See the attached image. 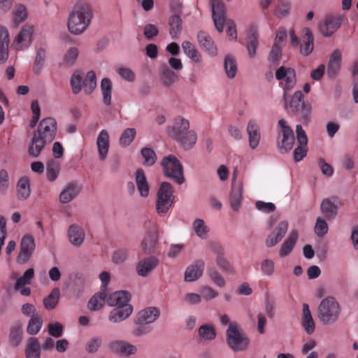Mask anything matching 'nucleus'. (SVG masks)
Masks as SVG:
<instances>
[{"mask_svg":"<svg viewBox=\"0 0 358 358\" xmlns=\"http://www.w3.org/2000/svg\"><path fill=\"white\" fill-rule=\"evenodd\" d=\"M57 133V122L52 117L42 120L37 131L34 133L28 152L31 156L38 157L47 143H50Z\"/></svg>","mask_w":358,"mask_h":358,"instance_id":"obj_1","label":"nucleus"},{"mask_svg":"<svg viewBox=\"0 0 358 358\" xmlns=\"http://www.w3.org/2000/svg\"><path fill=\"white\" fill-rule=\"evenodd\" d=\"M92 7L88 3H80L73 7L67 20L69 31L73 35H80L91 24L93 18Z\"/></svg>","mask_w":358,"mask_h":358,"instance_id":"obj_2","label":"nucleus"},{"mask_svg":"<svg viewBox=\"0 0 358 358\" xmlns=\"http://www.w3.org/2000/svg\"><path fill=\"white\" fill-rule=\"evenodd\" d=\"M189 121L178 116L173 120V124L167 129L168 134L180 143L185 149H190L196 142L197 136L194 131L189 130Z\"/></svg>","mask_w":358,"mask_h":358,"instance_id":"obj_3","label":"nucleus"},{"mask_svg":"<svg viewBox=\"0 0 358 358\" xmlns=\"http://www.w3.org/2000/svg\"><path fill=\"white\" fill-rule=\"evenodd\" d=\"M70 84L72 92L74 94H79L82 89L85 94H91L96 87V77L95 72L90 71L87 73L83 81V73L80 71H76L71 76Z\"/></svg>","mask_w":358,"mask_h":358,"instance_id":"obj_4","label":"nucleus"},{"mask_svg":"<svg viewBox=\"0 0 358 358\" xmlns=\"http://www.w3.org/2000/svg\"><path fill=\"white\" fill-rule=\"evenodd\" d=\"M226 340L229 347L234 352L245 351L250 344V339L236 322L229 323L226 331Z\"/></svg>","mask_w":358,"mask_h":358,"instance_id":"obj_5","label":"nucleus"},{"mask_svg":"<svg viewBox=\"0 0 358 358\" xmlns=\"http://www.w3.org/2000/svg\"><path fill=\"white\" fill-rule=\"evenodd\" d=\"M340 313V306L334 297L324 299L317 308V317L324 324L334 323Z\"/></svg>","mask_w":358,"mask_h":358,"instance_id":"obj_6","label":"nucleus"},{"mask_svg":"<svg viewBox=\"0 0 358 358\" xmlns=\"http://www.w3.org/2000/svg\"><path fill=\"white\" fill-rule=\"evenodd\" d=\"M172 185L167 182L160 185L157 193L156 210L159 216H164L172 207L175 196Z\"/></svg>","mask_w":358,"mask_h":358,"instance_id":"obj_7","label":"nucleus"},{"mask_svg":"<svg viewBox=\"0 0 358 358\" xmlns=\"http://www.w3.org/2000/svg\"><path fill=\"white\" fill-rule=\"evenodd\" d=\"M160 164L165 176L173 180L179 185L185 182L183 167L176 156L173 155L166 156L162 158Z\"/></svg>","mask_w":358,"mask_h":358,"instance_id":"obj_8","label":"nucleus"},{"mask_svg":"<svg viewBox=\"0 0 358 358\" xmlns=\"http://www.w3.org/2000/svg\"><path fill=\"white\" fill-rule=\"evenodd\" d=\"M278 127L277 147L280 152L286 153L292 149L294 144V132L283 119L278 121Z\"/></svg>","mask_w":358,"mask_h":358,"instance_id":"obj_9","label":"nucleus"},{"mask_svg":"<svg viewBox=\"0 0 358 358\" xmlns=\"http://www.w3.org/2000/svg\"><path fill=\"white\" fill-rule=\"evenodd\" d=\"M108 348L112 352L122 356L129 357L137 352L136 346L123 340H113L108 343Z\"/></svg>","mask_w":358,"mask_h":358,"instance_id":"obj_10","label":"nucleus"},{"mask_svg":"<svg viewBox=\"0 0 358 358\" xmlns=\"http://www.w3.org/2000/svg\"><path fill=\"white\" fill-rule=\"evenodd\" d=\"M32 34L33 27L29 25L24 26L13 41L14 48L17 50L27 49L31 44Z\"/></svg>","mask_w":358,"mask_h":358,"instance_id":"obj_11","label":"nucleus"},{"mask_svg":"<svg viewBox=\"0 0 358 358\" xmlns=\"http://www.w3.org/2000/svg\"><path fill=\"white\" fill-rule=\"evenodd\" d=\"M343 17L342 15H328L323 22L319 25L320 32L324 36L333 34L341 25Z\"/></svg>","mask_w":358,"mask_h":358,"instance_id":"obj_12","label":"nucleus"},{"mask_svg":"<svg viewBox=\"0 0 358 358\" xmlns=\"http://www.w3.org/2000/svg\"><path fill=\"white\" fill-rule=\"evenodd\" d=\"M35 249L34 238L32 236L25 235L21 241L20 251L17 256V262L24 264L30 259Z\"/></svg>","mask_w":358,"mask_h":358,"instance_id":"obj_13","label":"nucleus"},{"mask_svg":"<svg viewBox=\"0 0 358 358\" xmlns=\"http://www.w3.org/2000/svg\"><path fill=\"white\" fill-rule=\"evenodd\" d=\"M211 6L213 11V19L215 28L219 32L223 31L225 20V6L223 3L219 0H211Z\"/></svg>","mask_w":358,"mask_h":358,"instance_id":"obj_14","label":"nucleus"},{"mask_svg":"<svg viewBox=\"0 0 358 358\" xmlns=\"http://www.w3.org/2000/svg\"><path fill=\"white\" fill-rule=\"evenodd\" d=\"M82 189L81 185L76 181H71L66 185L60 192L59 199L62 204H66L74 200Z\"/></svg>","mask_w":358,"mask_h":358,"instance_id":"obj_15","label":"nucleus"},{"mask_svg":"<svg viewBox=\"0 0 358 358\" xmlns=\"http://www.w3.org/2000/svg\"><path fill=\"white\" fill-rule=\"evenodd\" d=\"M296 133L299 145L294 151V158L296 162H299L306 155L308 138L302 126L300 124L296 125Z\"/></svg>","mask_w":358,"mask_h":358,"instance_id":"obj_16","label":"nucleus"},{"mask_svg":"<svg viewBox=\"0 0 358 358\" xmlns=\"http://www.w3.org/2000/svg\"><path fill=\"white\" fill-rule=\"evenodd\" d=\"M212 250L216 255L215 262L220 269L230 274L234 273V268L224 257L223 247L220 244L215 243L212 245Z\"/></svg>","mask_w":358,"mask_h":358,"instance_id":"obj_17","label":"nucleus"},{"mask_svg":"<svg viewBox=\"0 0 358 358\" xmlns=\"http://www.w3.org/2000/svg\"><path fill=\"white\" fill-rule=\"evenodd\" d=\"M159 264V260L155 257L143 258L136 264V271L141 277L148 276Z\"/></svg>","mask_w":358,"mask_h":358,"instance_id":"obj_18","label":"nucleus"},{"mask_svg":"<svg viewBox=\"0 0 358 358\" xmlns=\"http://www.w3.org/2000/svg\"><path fill=\"white\" fill-rule=\"evenodd\" d=\"M67 237L73 246L80 247L85 241V233L80 225L72 224L68 228Z\"/></svg>","mask_w":358,"mask_h":358,"instance_id":"obj_19","label":"nucleus"},{"mask_svg":"<svg viewBox=\"0 0 358 358\" xmlns=\"http://www.w3.org/2000/svg\"><path fill=\"white\" fill-rule=\"evenodd\" d=\"M205 268V262L199 259L190 264L185 272V281L194 282L199 279L203 275Z\"/></svg>","mask_w":358,"mask_h":358,"instance_id":"obj_20","label":"nucleus"},{"mask_svg":"<svg viewBox=\"0 0 358 358\" xmlns=\"http://www.w3.org/2000/svg\"><path fill=\"white\" fill-rule=\"evenodd\" d=\"M277 80L285 82L284 88L289 90L292 88L296 83L295 71L293 69L281 66L275 72Z\"/></svg>","mask_w":358,"mask_h":358,"instance_id":"obj_21","label":"nucleus"},{"mask_svg":"<svg viewBox=\"0 0 358 358\" xmlns=\"http://www.w3.org/2000/svg\"><path fill=\"white\" fill-rule=\"evenodd\" d=\"M130 300V294L127 291H117L111 294L108 293L106 303L109 306L119 307L129 303Z\"/></svg>","mask_w":358,"mask_h":358,"instance_id":"obj_22","label":"nucleus"},{"mask_svg":"<svg viewBox=\"0 0 358 358\" xmlns=\"http://www.w3.org/2000/svg\"><path fill=\"white\" fill-rule=\"evenodd\" d=\"M159 316V310L155 307H149L141 310L137 314L136 323L148 324L154 322Z\"/></svg>","mask_w":358,"mask_h":358,"instance_id":"obj_23","label":"nucleus"},{"mask_svg":"<svg viewBox=\"0 0 358 358\" xmlns=\"http://www.w3.org/2000/svg\"><path fill=\"white\" fill-rule=\"evenodd\" d=\"M157 243V229L155 225H152L142 241L143 250L147 254L152 253L155 250Z\"/></svg>","mask_w":358,"mask_h":358,"instance_id":"obj_24","label":"nucleus"},{"mask_svg":"<svg viewBox=\"0 0 358 358\" xmlns=\"http://www.w3.org/2000/svg\"><path fill=\"white\" fill-rule=\"evenodd\" d=\"M133 312L131 305L115 307L108 315V320L113 323H119L128 318Z\"/></svg>","mask_w":358,"mask_h":358,"instance_id":"obj_25","label":"nucleus"},{"mask_svg":"<svg viewBox=\"0 0 358 358\" xmlns=\"http://www.w3.org/2000/svg\"><path fill=\"white\" fill-rule=\"evenodd\" d=\"M96 145L99 159L104 160L108 155L110 146V136L107 130L102 129L99 132L96 139Z\"/></svg>","mask_w":358,"mask_h":358,"instance_id":"obj_26","label":"nucleus"},{"mask_svg":"<svg viewBox=\"0 0 358 358\" xmlns=\"http://www.w3.org/2000/svg\"><path fill=\"white\" fill-rule=\"evenodd\" d=\"M197 41L200 47L210 56L217 54V49L211 37L206 32L201 31L197 34Z\"/></svg>","mask_w":358,"mask_h":358,"instance_id":"obj_27","label":"nucleus"},{"mask_svg":"<svg viewBox=\"0 0 358 358\" xmlns=\"http://www.w3.org/2000/svg\"><path fill=\"white\" fill-rule=\"evenodd\" d=\"M247 133L249 137L250 148L254 150L258 146L261 139L260 128L255 120H249L247 125Z\"/></svg>","mask_w":358,"mask_h":358,"instance_id":"obj_28","label":"nucleus"},{"mask_svg":"<svg viewBox=\"0 0 358 358\" xmlns=\"http://www.w3.org/2000/svg\"><path fill=\"white\" fill-rule=\"evenodd\" d=\"M9 43L10 36L8 29L0 26V64L5 63L8 58Z\"/></svg>","mask_w":358,"mask_h":358,"instance_id":"obj_29","label":"nucleus"},{"mask_svg":"<svg viewBox=\"0 0 358 358\" xmlns=\"http://www.w3.org/2000/svg\"><path fill=\"white\" fill-rule=\"evenodd\" d=\"M243 183L238 182V184L231 185V192L229 196L230 206L234 211H238L241 206L243 200Z\"/></svg>","mask_w":358,"mask_h":358,"instance_id":"obj_30","label":"nucleus"},{"mask_svg":"<svg viewBox=\"0 0 358 358\" xmlns=\"http://www.w3.org/2000/svg\"><path fill=\"white\" fill-rule=\"evenodd\" d=\"M298 236L299 234L296 230H292L290 231L289 236L284 241L279 250V255L281 257H285L291 253L296 243Z\"/></svg>","mask_w":358,"mask_h":358,"instance_id":"obj_31","label":"nucleus"},{"mask_svg":"<svg viewBox=\"0 0 358 358\" xmlns=\"http://www.w3.org/2000/svg\"><path fill=\"white\" fill-rule=\"evenodd\" d=\"M301 324L308 335L312 334L315 330V324L307 303L303 304Z\"/></svg>","mask_w":358,"mask_h":358,"instance_id":"obj_32","label":"nucleus"},{"mask_svg":"<svg viewBox=\"0 0 358 358\" xmlns=\"http://www.w3.org/2000/svg\"><path fill=\"white\" fill-rule=\"evenodd\" d=\"M304 35L300 45V53L303 56L309 55L314 48V38L310 30L308 28L303 29Z\"/></svg>","mask_w":358,"mask_h":358,"instance_id":"obj_33","label":"nucleus"},{"mask_svg":"<svg viewBox=\"0 0 358 358\" xmlns=\"http://www.w3.org/2000/svg\"><path fill=\"white\" fill-rule=\"evenodd\" d=\"M192 229L199 238L205 240L208 237L210 227L206 221L201 218H196L192 223Z\"/></svg>","mask_w":358,"mask_h":358,"instance_id":"obj_34","label":"nucleus"},{"mask_svg":"<svg viewBox=\"0 0 358 358\" xmlns=\"http://www.w3.org/2000/svg\"><path fill=\"white\" fill-rule=\"evenodd\" d=\"M135 180L138 191L143 197H147L149 194V185L143 169H139L136 171Z\"/></svg>","mask_w":358,"mask_h":358,"instance_id":"obj_35","label":"nucleus"},{"mask_svg":"<svg viewBox=\"0 0 358 358\" xmlns=\"http://www.w3.org/2000/svg\"><path fill=\"white\" fill-rule=\"evenodd\" d=\"M26 358H41V345L36 338L27 339L25 348Z\"/></svg>","mask_w":358,"mask_h":358,"instance_id":"obj_36","label":"nucleus"},{"mask_svg":"<svg viewBox=\"0 0 358 358\" xmlns=\"http://www.w3.org/2000/svg\"><path fill=\"white\" fill-rule=\"evenodd\" d=\"M341 53L338 50H335L331 54L328 63L327 74L329 77H334L341 67Z\"/></svg>","mask_w":358,"mask_h":358,"instance_id":"obj_37","label":"nucleus"},{"mask_svg":"<svg viewBox=\"0 0 358 358\" xmlns=\"http://www.w3.org/2000/svg\"><path fill=\"white\" fill-rule=\"evenodd\" d=\"M108 296V292L105 289L101 290L95 294L88 302V308L91 311L98 310L103 307Z\"/></svg>","mask_w":358,"mask_h":358,"instance_id":"obj_38","label":"nucleus"},{"mask_svg":"<svg viewBox=\"0 0 358 358\" xmlns=\"http://www.w3.org/2000/svg\"><path fill=\"white\" fill-rule=\"evenodd\" d=\"M182 48L185 55L194 62H201L202 56L193 43L187 41H183L182 43Z\"/></svg>","mask_w":358,"mask_h":358,"instance_id":"obj_39","label":"nucleus"},{"mask_svg":"<svg viewBox=\"0 0 358 358\" xmlns=\"http://www.w3.org/2000/svg\"><path fill=\"white\" fill-rule=\"evenodd\" d=\"M338 208V206L328 199H324L320 205L321 213L327 220H332L337 215Z\"/></svg>","mask_w":358,"mask_h":358,"instance_id":"obj_40","label":"nucleus"},{"mask_svg":"<svg viewBox=\"0 0 358 358\" xmlns=\"http://www.w3.org/2000/svg\"><path fill=\"white\" fill-rule=\"evenodd\" d=\"M101 94L103 96V102L106 106H110L111 104L112 99V90H113V83L112 81L108 78H104L101 80L100 84Z\"/></svg>","mask_w":358,"mask_h":358,"instance_id":"obj_41","label":"nucleus"},{"mask_svg":"<svg viewBox=\"0 0 358 358\" xmlns=\"http://www.w3.org/2000/svg\"><path fill=\"white\" fill-rule=\"evenodd\" d=\"M199 340L200 341H210L215 338L216 331L212 324H203L198 330Z\"/></svg>","mask_w":358,"mask_h":358,"instance_id":"obj_42","label":"nucleus"},{"mask_svg":"<svg viewBox=\"0 0 358 358\" xmlns=\"http://www.w3.org/2000/svg\"><path fill=\"white\" fill-rule=\"evenodd\" d=\"M17 197L20 199H27L31 193L29 180L23 177L21 178L17 185Z\"/></svg>","mask_w":358,"mask_h":358,"instance_id":"obj_43","label":"nucleus"},{"mask_svg":"<svg viewBox=\"0 0 358 358\" xmlns=\"http://www.w3.org/2000/svg\"><path fill=\"white\" fill-rule=\"evenodd\" d=\"M60 291L58 288H54L50 294L43 299V305L48 310H52L56 308L59 303Z\"/></svg>","mask_w":358,"mask_h":358,"instance_id":"obj_44","label":"nucleus"},{"mask_svg":"<svg viewBox=\"0 0 358 358\" xmlns=\"http://www.w3.org/2000/svg\"><path fill=\"white\" fill-rule=\"evenodd\" d=\"M60 173V165L59 163L50 160L47 163L46 177L48 181L54 182Z\"/></svg>","mask_w":358,"mask_h":358,"instance_id":"obj_45","label":"nucleus"},{"mask_svg":"<svg viewBox=\"0 0 358 358\" xmlns=\"http://www.w3.org/2000/svg\"><path fill=\"white\" fill-rule=\"evenodd\" d=\"M170 35L172 38H177L182 30V20L179 15H174L169 20Z\"/></svg>","mask_w":358,"mask_h":358,"instance_id":"obj_46","label":"nucleus"},{"mask_svg":"<svg viewBox=\"0 0 358 358\" xmlns=\"http://www.w3.org/2000/svg\"><path fill=\"white\" fill-rule=\"evenodd\" d=\"M178 76L175 72L165 66L160 73V80L165 86H171L178 80Z\"/></svg>","mask_w":358,"mask_h":358,"instance_id":"obj_47","label":"nucleus"},{"mask_svg":"<svg viewBox=\"0 0 358 358\" xmlns=\"http://www.w3.org/2000/svg\"><path fill=\"white\" fill-rule=\"evenodd\" d=\"M225 73L229 78H234L237 72V64L231 55H227L224 61Z\"/></svg>","mask_w":358,"mask_h":358,"instance_id":"obj_48","label":"nucleus"},{"mask_svg":"<svg viewBox=\"0 0 358 358\" xmlns=\"http://www.w3.org/2000/svg\"><path fill=\"white\" fill-rule=\"evenodd\" d=\"M136 135V131L134 128H127L124 129L119 138V143L122 147L129 146L134 140Z\"/></svg>","mask_w":358,"mask_h":358,"instance_id":"obj_49","label":"nucleus"},{"mask_svg":"<svg viewBox=\"0 0 358 358\" xmlns=\"http://www.w3.org/2000/svg\"><path fill=\"white\" fill-rule=\"evenodd\" d=\"M23 331L20 325H15L10 328L9 341L12 345L17 346L22 340Z\"/></svg>","mask_w":358,"mask_h":358,"instance_id":"obj_50","label":"nucleus"},{"mask_svg":"<svg viewBox=\"0 0 358 358\" xmlns=\"http://www.w3.org/2000/svg\"><path fill=\"white\" fill-rule=\"evenodd\" d=\"M79 55V50L76 47L70 48L64 54L63 57V64L66 66H73Z\"/></svg>","mask_w":358,"mask_h":358,"instance_id":"obj_51","label":"nucleus"},{"mask_svg":"<svg viewBox=\"0 0 358 358\" xmlns=\"http://www.w3.org/2000/svg\"><path fill=\"white\" fill-rule=\"evenodd\" d=\"M42 324L43 320L41 315L30 318L27 328V333L30 335H36L40 331Z\"/></svg>","mask_w":358,"mask_h":358,"instance_id":"obj_52","label":"nucleus"},{"mask_svg":"<svg viewBox=\"0 0 358 358\" xmlns=\"http://www.w3.org/2000/svg\"><path fill=\"white\" fill-rule=\"evenodd\" d=\"M34 275V270L32 268L27 269L23 274L22 276L19 278L16 283L15 285V289H20L21 287L24 286L25 285H29L31 283V279Z\"/></svg>","mask_w":358,"mask_h":358,"instance_id":"obj_53","label":"nucleus"},{"mask_svg":"<svg viewBox=\"0 0 358 358\" xmlns=\"http://www.w3.org/2000/svg\"><path fill=\"white\" fill-rule=\"evenodd\" d=\"M45 59V51L43 48L38 50L36 59L33 66L34 72L39 74L41 72Z\"/></svg>","mask_w":358,"mask_h":358,"instance_id":"obj_54","label":"nucleus"},{"mask_svg":"<svg viewBox=\"0 0 358 358\" xmlns=\"http://www.w3.org/2000/svg\"><path fill=\"white\" fill-rule=\"evenodd\" d=\"M120 77L129 83H133L136 80V74L134 71L127 66H120L116 69Z\"/></svg>","mask_w":358,"mask_h":358,"instance_id":"obj_55","label":"nucleus"},{"mask_svg":"<svg viewBox=\"0 0 358 358\" xmlns=\"http://www.w3.org/2000/svg\"><path fill=\"white\" fill-rule=\"evenodd\" d=\"M303 95L301 92L297 91L292 96V100L289 103V107L294 113L299 112L300 108L303 104Z\"/></svg>","mask_w":358,"mask_h":358,"instance_id":"obj_56","label":"nucleus"},{"mask_svg":"<svg viewBox=\"0 0 358 358\" xmlns=\"http://www.w3.org/2000/svg\"><path fill=\"white\" fill-rule=\"evenodd\" d=\"M248 55L252 58L256 55V49L258 45L257 37L255 33L249 34L246 38Z\"/></svg>","mask_w":358,"mask_h":358,"instance_id":"obj_57","label":"nucleus"},{"mask_svg":"<svg viewBox=\"0 0 358 358\" xmlns=\"http://www.w3.org/2000/svg\"><path fill=\"white\" fill-rule=\"evenodd\" d=\"M261 272L266 276H271L275 273V263L271 259H264L260 263Z\"/></svg>","mask_w":358,"mask_h":358,"instance_id":"obj_58","label":"nucleus"},{"mask_svg":"<svg viewBox=\"0 0 358 358\" xmlns=\"http://www.w3.org/2000/svg\"><path fill=\"white\" fill-rule=\"evenodd\" d=\"M141 155L144 159L143 164L145 166L153 165L157 159V155L153 150L148 148H144L141 151Z\"/></svg>","mask_w":358,"mask_h":358,"instance_id":"obj_59","label":"nucleus"},{"mask_svg":"<svg viewBox=\"0 0 358 358\" xmlns=\"http://www.w3.org/2000/svg\"><path fill=\"white\" fill-rule=\"evenodd\" d=\"M329 230L327 222L322 217H318L315 225V233L319 237H323Z\"/></svg>","mask_w":358,"mask_h":358,"instance_id":"obj_60","label":"nucleus"},{"mask_svg":"<svg viewBox=\"0 0 358 358\" xmlns=\"http://www.w3.org/2000/svg\"><path fill=\"white\" fill-rule=\"evenodd\" d=\"M290 5L287 1L279 0L277 3L274 14L278 17L286 16L289 11Z\"/></svg>","mask_w":358,"mask_h":358,"instance_id":"obj_61","label":"nucleus"},{"mask_svg":"<svg viewBox=\"0 0 358 358\" xmlns=\"http://www.w3.org/2000/svg\"><path fill=\"white\" fill-rule=\"evenodd\" d=\"M128 257V250L125 248L116 250L112 255V261L115 264H122Z\"/></svg>","mask_w":358,"mask_h":358,"instance_id":"obj_62","label":"nucleus"},{"mask_svg":"<svg viewBox=\"0 0 358 358\" xmlns=\"http://www.w3.org/2000/svg\"><path fill=\"white\" fill-rule=\"evenodd\" d=\"M207 274L217 286L223 287L225 285L226 282L224 278L217 271L210 269L208 271Z\"/></svg>","mask_w":358,"mask_h":358,"instance_id":"obj_63","label":"nucleus"},{"mask_svg":"<svg viewBox=\"0 0 358 358\" xmlns=\"http://www.w3.org/2000/svg\"><path fill=\"white\" fill-rule=\"evenodd\" d=\"M102 342V338L99 336L92 338L86 344V350L90 353L97 352Z\"/></svg>","mask_w":358,"mask_h":358,"instance_id":"obj_64","label":"nucleus"}]
</instances>
